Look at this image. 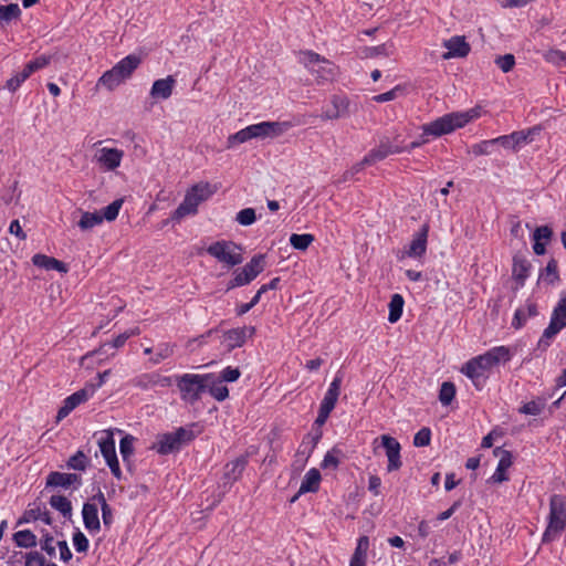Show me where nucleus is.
I'll return each mask as SVG.
<instances>
[{"mask_svg": "<svg viewBox=\"0 0 566 566\" xmlns=\"http://www.w3.org/2000/svg\"><path fill=\"white\" fill-rule=\"evenodd\" d=\"M123 203H124V199L119 198V199L114 200L107 207L103 208L101 211H98L102 214L103 220H106L109 222L114 221L118 217V213L123 207Z\"/></svg>", "mask_w": 566, "mask_h": 566, "instance_id": "obj_42", "label": "nucleus"}, {"mask_svg": "<svg viewBox=\"0 0 566 566\" xmlns=\"http://www.w3.org/2000/svg\"><path fill=\"white\" fill-rule=\"evenodd\" d=\"M403 151V147L394 145L388 138L381 139L379 145L371 149L365 156V163H377L384 160L390 155L400 154Z\"/></svg>", "mask_w": 566, "mask_h": 566, "instance_id": "obj_16", "label": "nucleus"}, {"mask_svg": "<svg viewBox=\"0 0 566 566\" xmlns=\"http://www.w3.org/2000/svg\"><path fill=\"white\" fill-rule=\"evenodd\" d=\"M302 63L316 77L318 84L333 81L338 73L334 63L312 51L302 53Z\"/></svg>", "mask_w": 566, "mask_h": 566, "instance_id": "obj_5", "label": "nucleus"}, {"mask_svg": "<svg viewBox=\"0 0 566 566\" xmlns=\"http://www.w3.org/2000/svg\"><path fill=\"white\" fill-rule=\"evenodd\" d=\"M481 108L479 106L470 108L465 112H453L446 114L436 120L422 126V134L418 140L410 143L409 146L403 147V151H411L429 142L428 136L440 137L455 130L457 128L464 127L468 123L479 118Z\"/></svg>", "mask_w": 566, "mask_h": 566, "instance_id": "obj_1", "label": "nucleus"}, {"mask_svg": "<svg viewBox=\"0 0 566 566\" xmlns=\"http://www.w3.org/2000/svg\"><path fill=\"white\" fill-rule=\"evenodd\" d=\"M46 560L42 554L39 552H30L25 554V565L24 566H45Z\"/></svg>", "mask_w": 566, "mask_h": 566, "instance_id": "obj_62", "label": "nucleus"}, {"mask_svg": "<svg viewBox=\"0 0 566 566\" xmlns=\"http://www.w3.org/2000/svg\"><path fill=\"white\" fill-rule=\"evenodd\" d=\"M235 220L241 226H251L256 220L254 209H252V208L242 209L241 211H239L237 213Z\"/></svg>", "mask_w": 566, "mask_h": 566, "instance_id": "obj_54", "label": "nucleus"}, {"mask_svg": "<svg viewBox=\"0 0 566 566\" xmlns=\"http://www.w3.org/2000/svg\"><path fill=\"white\" fill-rule=\"evenodd\" d=\"M95 392V385H86L84 388L69 396L65 401L75 409L78 405L85 402Z\"/></svg>", "mask_w": 566, "mask_h": 566, "instance_id": "obj_33", "label": "nucleus"}, {"mask_svg": "<svg viewBox=\"0 0 566 566\" xmlns=\"http://www.w3.org/2000/svg\"><path fill=\"white\" fill-rule=\"evenodd\" d=\"M133 385L139 389L148 390L155 386L169 387L171 378L159 374H142L133 379Z\"/></svg>", "mask_w": 566, "mask_h": 566, "instance_id": "obj_19", "label": "nucleus"}, {"mask_svg": "<svg viewBox=\"0 0 566 566\" xmlns=\"http://www.w3.org/2000/svg\"><path fill=\"white\" fill-rule=\"evenodd\" d=\"M431 441V431L429 428H422L419 430L413 438V444L416 447H427Z\"/></svg>", "mask_w": 566, "mask_h": 566, "instance_id": "obj_59", "label": "nucleus"}, {"mask_svg": "<svg viewBox=\"0 0 566 566\" xmlns=\"http://www.w3.org/2000/svg\"><path fill=\"white\" fill-rule=\"evenodd\" d=\"M198 206L196 205L195 199L191 196L186 193L182 202L178 206V208L174 211L171 216V220L180 221L182 218L189 214H195L197 212Z\"/></svg>", "mask_w": 566, "mask_h": 566, "instance_id": "obj_29", "label": "nucleus"}, {"mask_svg": "<svg viewBox=\"0 0 566 566\" xmlns=\"http://www.w3.org/2000/svg\"><path fill=\"white\" fill-rule=\"evenodd\" d=\"M381 444L386 450V455L388 458L387 470L388 472L397 471L401 468L402 462L400 458V443L388 434H382L380 437Z\"/></svg>", "mask_w": 566, "mask_h": 566, "instance_id": "obj_13", "label": "nucleus"}, {"mask_svg": "<svg viewBox=\"0 0 566 566\" xmlns=\"http://www.w3.org/2000/svg\"><path fill=\"white\" fill-rule=\"evenodd\" d=\"M30 74L27 72V70L23 67V70L17 74H14L13 76H11L7 82H6V85L4 87L11 92V93H14L20 86L21 84L27 80L29 78Z\"/></svg>", "mask_w": 566, "mask_h": 566, "instance_id": "obj_49", "label": "nucleus"}, {"mask_svg": "<svg viewBox=\"0 0 566 566\" xmlns=\"http://www.w3.org/2000/svg\"><path fill=\"white\" fill-rule=\"evenodd\" d=\"M255 138H274L283 135L289 128L290 124L284 122H262L252 125Z\"/></svg>", "mask_w": 566, "mask_h": 566, "instance_id": "obj_17", "label": "nucleus"}, {"mask_svg": "<svg viewBox=\"0 0 566 566\" xmlns=\"http://www.w3.org/2000/svg\"><path fill=\"white\" fill-rule=\"evenodd\" d=\"M14 543L19 547L31 548L36 545V536L29 530H23L14 533Z\"/></svg>", "mask_w": 566, "mask_h": 566, "instance_id": "obj_41", "label": "nucleus"}, {"mask_svg": "<svg viewBox=\"0 0 566 566\" xmlns=\"http://www.w3.org/2000/svg\"><path fill=\"white\" fill-rule=\"evenodd\" d=\"M193 434L184 428H179L175 432L158 436L157 441L154 443L153 449L160 454H168L178 450L182 443L191 441Z\"/></svg>", "mask_w": 566, "mask_h": 566, "instance_id": "obj_10", "label": "nucleus"}, {"mask_svg": "<svg viewBox=\"0 0 566 566\" xmlns=\"http://www.w3.org/2000/svg\"><path fill=\"white\" fill-rule=\"evenodd\" d=\"M443 46L447 49V52L442 54L443 60L462 59L471 51V46L463 35H455L446 40Z\"/></svg>", "mask_w": 566, "mask_h": 566, "instance_id": "obj_12", "label": "nucleus"}, {"mask_svg": "<svg viewBox=\"0 0 566 566\" xmlns=\"http://www.w3.org/2000/svg\"><path fill=\"white\" fill-rule=\"evenodd\" d=\"M349 102L346 97L335 95L332 98L331 106L322 113L323 119H337L348 114Z\"/></svg>", "mask_w": 566, "mask_h": 566, "instance_id": "obj_21", "label": "nucleus"}, {"mask_svg": "<svg viewBox=\"0 0 566 566\" xmlns=\"http://www.w3.org/2000/svg\"><path fill=\"white\" fill-rule=\"evenodd\" d=\"M133 442H134V437H132L129 434L125 436L120 440L119 451H120V454H122L124 461H128L129 458L133 455V452H134Z\"/></svg>", "mask_w": 566, "mask_h": 566, "instance_id": "obj_51", "label": "nucleus"}, {"mask_svg": "<svg viewBox=\"0 0 566 566\" xmlns=\"http://www.w3.org/2000/svg\"><path fill=\"white\" fill-rule=\"evenodd\" d=\"M402 93H403V87L400 86V85H397L392 90H390V91H388L386 93H382V94H379V95H375L373 97V101H375L377 103L389 102V101H392V99L397 98Z\"/></svg>", "mask_w": 566, "mask_h": 566, "instance_id": "obj_55", "label": "nucleus"}, {"mask_svg": "<svg viewBox=\"0 0 566 566\" xmlns=\"http://www.w3.org/2000/svg\"><path fill=\"white\" fill-rule=\"evenodd\" d=\"M56 542L53 536L45 534L40 541V546L49 556H54L57 548Z\"/></svg>", "mask_w": 566, "mask_h": 566, "instance_id": "obj_58", "label": "nucleus"}, {"mask_svg": "<svg viewBox=\"0 0 566 566\" xmlns=\"http://www.w3.org/2000/svg\"><path fill=\"white\" fill-rule=\"evenodd\" d=\"M494 146L493 139L484 140L479 144L472 146L471 151L475 156L489 155L492 153V147Z\"/></svg>", "mask_w": 566, "mask_h": 566, "instance_id": "obj_61", "label": "nucleus"}, {"mask_svg": "<svg viewBox=\"0 0 566 566\" xmlns=\"http://www.w3.org/2000/svg\"><path fill=\"white\" fill-rule=\"evenodd\" d=\"M427 240H428V226L424 224L422 229L415 234L410 244L406 250L401 252L399 259H403L406 256L419 259L424 255L427 251Z\"/></svg>", "mask_w": 566, "mask_h": 566, "instance_id": "obj_14", "label": "nucleus"}, {"mask_svg": "<svg viewBox=\"0 0 566 566\" xmlns=\"http://www.w3.org/2000/svg\"><path fill=\"white\" fill-rule=\"evenodd\" d=\"M177 345L172 343H161L156 347L155 355L150 358L151 364L158 365L163 360L171 357L176 350Z\"/></svg>", "mask_w": 566, "mask_h": 566, "instance_id": "obj_38", "label": "nucleus"}, {"mask_svg": "<svg viewBox=\"0 0 566 566\" xmlns=\"http://www.w3.org/2000/svg\"><path fill=\"white\" fill-rule=\"evenodd\" d=\"M51 62V56L49 55H40L35 57L34 60L30 61L24 65V69L27 72L31 75L32 73L44 69L48 66Z\"/></svg>", "mask_w": 566, "mask_h": 566, "instance_id": "obj_50", "label": "nucleus"}, {"mask_svg": "<svg viewBox=\"0 0 566 566\" xmlns=\"http://www.w3.org/2000/svg\"><path fill=\"white\" fill-rule=\"evenodd\" d=\"M98 446L103 458L108 464L113 475L116 479L122 478V471L115 451V441L112 431H104L98 438Z\"/></svg>", "mask_w": 566, "mask_h": 566, "instance_id": "obj_11", "label": "nucleus"}, {"mask_svg": "<svg viewBox=\"0 0 566 566\" xmlns=\"http://www.w3.org/2000/svg\"><path fill=\"white\" fill-rule=\"evenodd\" d=\"M265 268V255L256 254L242 269L234 271L233 279L229 282L228 289L248 285L251 283Z\"/></svg>", "mask_w": 566, "mask_h": 566, "instance_id": "obj_9", "label": "nucleus"}, {"mask_svg": "<svg viewBox=\"0 0 566 566\" xmlns=\"http://www.w3.org/2000/svg\"><path fill=\"white\" fill-rule=\"evenodd\" d=\"M495 64L504 72L512 71L515 65V57L513 54H505L495 59Z\"/></svg>", "mask_w": 566, "mask_h": 566, "instance_id": "obj_57", "label": "nucleus"}, {"mask_svg": "<svg viewBox=\"0 0 566 566\" xmlns=\"http://www.w3.org/2000/svg\"><path fill=\"white\" fill-rule=\"evenodd\" d=\"M338 397H339V394L327 390L322 400L321 407L326 410L332 411L336 406Z\"/></svg>", "mask_w": 566, "mask_h": 566, "instance_id": "obj_63", "label": "nucleus"}, {"mask_svg": "<svg viewBox=\"0 0 566 566\" xmlns=\"http://www.w3.org/2000/svg\"><path fill=\"white\" fill-rule=\"evenodd\" d=\"M313 241H314V235L308 234V233H304V234L294 233L290 237L291 245L294 249L301 250V251L306 250L312 244Z\"/></svg>", "mask_w": 566, "mask_h": 566, "instance_id": "obj_45", "label": "nucleus"}, {"mask_svg": "<svg viewBox=\"0 0 566 566\" xmlns=\"http://www.w3.org/2000/svg\"><path fill=\"white\" fill-rule=\"evenodd\" d=\"M80 476L74 473L51 472L46 478V486L69 488L74 483H80Z\"/></svg>", "mask_w": 566, "mask_h": 566, "instance_id": "obj_25", "label": "nucleus"}, {"mask_svg": "<svg viewBox=\"0 0 566 566\" xmlns=\"http://www.w3.org/2000/svg\"><path fill=\"white\" fill-rule=\"evenodd\" d=\"M455 396V387L450 381H444L441 385L440 392H439V400L443 406H448L451 403Z\"/></svg>", "mask_w": 566, "mask_h": 566, "instance_id": "obj_48", "label": "nucleus"}, {"mask_svg": "<svg viewBox=\"0 0 566 566\" xmlns=\"http://www.w3.org/2000/svg\"><path fill=\"white\" fill-rule=\"evenodd\" d=\"M566 528V497L555 494L549 500V514L547 527L542 542L551 543Z\"/></svg>", "mask_w": 566, "mask_h": 566, "instance_id": "obj_3", "label": "nucleus"}, {"mask_svg": "<svg viewBox=\"0 0 566 566\" xmlns=\"http://www.w3.org/2000/svg\"><path fill=\"white\" fill-rule=\"evenodd\" d=\"M123 82H125L124 77H122L115 69H111L103 73V75L98 78L96 83V87L104 86L108 91L115 90Z\"/></svg>", "mask_w": 566, "mask_h": 566, "instance_id": "obj_31", "label": "nucleus"}, {"mask_svg": "<svg viewBox=\"0 0 566 566\" xmlns=\"http://www.w3.org/2000/svg\"><path fill=\"white\" fill-rule=\"evenodd\" d=\"M210 379H212L211 374H184L177 377L176 382L181 399L190 405L197 402L201 394L207 389L208 385H210Z\"/></svg>", "mask_w": 566, "mask_h": 566, "instance_id": "obj_4", "label": "nucleus"}, {"mask_svg": "<svg viewBox=\"0 0 566 566\" xmlns=\"http://www.w3.org/2000/svg\"><path fill=\"white\" fill-rule=\"evenodd\" d=\"M512 357L511 350L506 346L494 347L483 355L470 359L461 371L468 376L475 385L480 378L494 367L507 363Z\"/></svg>", "mask_w": 566, "mask_h": 566, "instance_id": "obj_2", "label": "nucleus"}, {"mask_svg": "<svg viewBox=\"0 0 566 566\" xmlns=\"http://www.w3.org/2000/svg\"><path fill=\"white\" fill-rule=\"evenodd\" d=\"M207 388L209 389L210 395L218 401H222L229 396V390L222 385V380L217 381L213 376Z\"/></svg>", "mask_w": 566, "mask_h": 566, "instance_id": "obj_44", "label": "nucleus"}, {"mask_svg": "<svg viewBox=\"0 0 566 566\" xmlns=\"http://www.w3.org/2000/svg\"><path fill=\"white\" fill-rule=\"evenodd\" d=\"M207 252L229 268L243 262L242 248L232 241H217L207 248Z\"/></svg>", "mask_w": 566, "mask_h": 566, "instance_id": "obj_7", "label": "nucleus"}, {"mask_svg": "<svg viewBox=\"0 0 566 566\" xmlns=\"http://www.w3.org/2000/svg\"><path fill=\"white\" fill-rule=\"evenodd\" d=\"M73 545L76 552L86 553L88 549V539L81 531H77L73 535Z\"/></svg>", "mask_w": 566, "mask_h": 566, "instance_id": "obj_60", "label": "nucleus"}, {"mask_svg": "<svg viewBox=\"0 0 566 566\" xmlns=\"http://www.w3.org/2000/svg\"><path fill=\"white\" fill-rule=\"evenodd\" d=\"M493 453L496 458H499V463L490 481L493 483H502L507 481L509 476L506 475V470L512 465V453L502 448H495Z\"/></svg>", "mask_w": 566, "mask_h": 566, "instance_id": "obj_18", "label": "nucleus"}, {"mask_svg": "<svg viewBox=\"0 0 566 566\" xmlns=\"http://www.w3.org/2000/svg\"><path fill=\"white\" fill-rule=\"evenodd\" d=\"M253 138H255L254 130H253L252 125H250V126L237 132L235 134L230 135L227 138V148H229V149L233 148L237 145L247 143Z\"/></svg>", "mask_w": 566, "mask_h": 566, "instance_id": "obj_34", "label": "nucleus"}, {"mask_svg": "<svg viewBox=\"0 0 566 566\" xmlns=\"http://www.w3.org/2000/svg\"><path fill=\"white\" fill-rule=\"evenodd\" d=\"M340 451L336 448H333L331 451H328L322 462V468L324 469H336L339 464V457Z\"/></svg>", "mask_w": 566, "mask_h": 566, "instance_id": "obj_53", "label": "nucleus"}, {"mask_svg": "<svg viewBox=\"0 0 566 566\" xmlns=\"http://www.w3.org/2000/svg\"><path fill=\"white\" fill-rule=\"evenodd\" d=\"M552 234H553V232L549 227L541 226L535 229L533 239H534V241L547 242V241H549Z\"/></svg>", "mask_w": 566, "mask_h": 566, "instance_id": "obj_64", "label": "nucleus"}, {"mask_svg": "<svg viewBox=\"0 0 566 566\" xmlns=\"http://www.w3.org/2000/svg\"><path fill=\"white\" fill-rule=\"evenodd\" d=\"M103 222V217L98 211L83 212L77 226L81 230L87 231Z\"/></svg>", "mask_w": 566, "mask_h": 566, "instance_id": "obj_37", "label": "nucleus"}, {"mask_svg": "<svg viewBox=\"0 0 566 566\" xmlns=\"http://www.w3.org/2000/svg\"><path fill=\"white\" fill-rule=\"evenodd\" d=\"M544 56L548 63L555 65H566V52L559 50H549L548 52L545 53Z\"/></svg>", "mask_w": 566, "mask_h": 566, "instance_id": "obj_56", "label": "nucleus"}, {"mask_svg": "<svg viewBox=\"0 0 566 566\" xmlns=\"http://www.w3.org/2000/svg\"><path fill=\"white\" fill-rule=\"evenodd\" d=\"M21 17V9L17 3H10L7 6L0 4V28H4L14 20H19Z\"/></svg>", "mask_w": 566, "mask_h": 566, "instance_id": "obj_30", "label": "nucleus"}, {"mask_svg": "<svg viewBox=\"0 0 566 566\" xmlns=\"http://www.w3.org/2000/svg\"><path fill=\"white\" fill-rule=\"evenodd\" d=\"M175 84L176 80L171 75H168L165 78L156 80L153 83L150 96L153 98L167 99L171 96Z\"/></svg>", "mask_w": 566, "mask_h": 566, "instance_id": "obj_22", "label": "nucleus"}, {"mask_svg": "<svg viewBox=\"0 0 566 566\" xmlns=\"http://www.w3.org/2000/svg\"><path fill=\"white\" fill-rule=\"evenodd\" d=\"M213 192L214 189L209 182H199L187 191V193L191 196L192 199H195L197 206H199L200 202L207 200L210 196L213 195Z\"/></svg>", "mask_w": 566, "mask_h": 566, "instance_id": "obj_32", "label": "nucleus"}, {"mask_svg": "<svg viewBox=\"0 0 566 566\" xmlns=\"http://www.w3.org/2000/svg\"><path fill=\"white\" fill-rule=\"evenodd\" d=\"M50 505L59 511L64 517H71L72 515V504L70 500H67L63 495H52L50 497Z\"/></svg>", "mask_w": 566, "mask_h": 566, "instance_id": "obj_40", "label": "nucleus"}, {"mask_svg": "<svg viewBox=\"0 0 566 566\" xmlns=\"http://www.w3.org/2000/svg\"><path fill=\"white\" fill-rule=\"evenodd\" d=\"M255 333V327L243 326L239 328L229 329L223 334V342L229 350L241 347L248 338L252 337Z\"/></svg>", "mask_w": 566, "mask_h": 566, "instance_id": "obj_15", "label": "nucleus"}, {"mask_svg": "<svg viewBox=\"0 0 566 566\" xmlns=\"http://www.w3.org/2000/svg\"><path fill=\"white\" fill-rule=\"evenodd\" d=\"M537 308L534 303H527L524 307L518 308L515 312L512 325L515 328H521L528 317L535 316Z\"/></svg>", "mask_w": 566, "mask_h": 566, "instance_id": "obj_35", "label": "nucleus"}, {"mask_svg": "<svg viewBox=\"0 0 566 566\" xmlns=\"http://www.w3.org/2000/svg\"><path fill=\"white\" fill-rule=\"evenodd\" d=\"M104 143L98 140L94 144L92 161L104 172L115 171L122 165L124 150L105 146Z\"/></svg>", "mask_w": 566, "mask_h": 566, "instance_id": "obj_6", "label": "nucleus"}, {"mask_svg": "<svg viewBox=\"0 0 566 566\" xmlns=\"http://www.w3.org/2000/svg\"><path fill=\"white\" fill-rule=\"evenodd\" d=\"M539 130H541L539 127H533L527 130H520V132L512 133L511 137L513 139L514 146L516 147V146L521 145L522 143L532 142L533 137L535 135H537L539 133Z\"/></svg>", "mask_w": 566, "mask_h": 566, "instance_id": "obj_47", "label": "nucleus"}, {"mask_svg": "<svg viewBox=\"0 0 566 566\" xmlns=\"http://www.w3.org/2000/svg\"><path fill=\"white\" fill-rule=\"evenodd\" d=\"M566 327V293L562 295L557 305L555 306L549 325L545 328L539 342L538 347L546 349L549 346V340L557 335L563 328Z\"/></svg>", "mask_w": 566, "mask_h": 566, "instance_id": "obj_8", "label": "nucleus"}, {"mask_svg": "<svg viewBox=\"0 0 566 566\" xmlns=\"http://www.w3.org/2000/svg\"><path fill=\"white\" fill-rule=\"evenodd\" d=\"M369 549V538L360 536L357 541V546L350 558L349 566H366L367 555Z\"/></svg>", "mask_w": 566, "mask_h": 566, "instance_id": "obj_28", "label": "nucleus"}, {"mask_svg": "<svg viewBox=\"0 0 566 566\" xmlns=\"http://www.w3.org/2000/svg\"><path fill=\"white\" fill-rule=\"evenodd\" d=\"M528 268L530 265L526 261L515 259L513 265L514 277L520 282H523L527 277Z\"/></svg>", "mask_w": 566, "mask_h": 566, "instance_id": "obj_52", "label": "nucleus"}, {"mask_svg": "<svg viewBox=\"0 0 566 566\" xmlns=\"http://www.w3.org/2000/svg\"><path fill=\"white\" fill-rule=\"evenodd\" d=\"M92 501L97 502V505L101 506L103 524L109 527L113 523V511L107 504L104 493L98 491L92 496Z\"/></svg>", "mask_w": 566, "mask_h": 566, "instance_id": "obj_36", "label": "nucleus"}, {"mask_svg": "<svg viewBox=\"0 0 566 566\" xmlns=\"http://www.w3.org/2000/svg\"><path fill=\"white\" fill-rule=\"evenodd\" d=\"M321 482V473L317 469H311L304 476L301 486L298 489L297 494L293 497L292 501H295L296 497L301 494L307 492H316L319 488Z\"/></svg>", "mask_w": 566, "mask_h": 566, "instance_id": "obj_27", "label": "nucleus"}, {"mask_svg": "<svg viewBox=\"0 0 566 566\" xmlns=\"http://www.w3.org/2000/svg\"><path fill=\"white\" fill-rule=\"evenodd\" d=\"M142 63V57L136 54H129L126 57L122 59L119 62H117L113 69L122 76L124 80H128L135 70L138 69V66Z\"/></svg>", "mask_w": 566, "mask_h": 566, "instance_id": "obj_24", "label": "nucleus"}, {"mask_svg": "<svg viewBox=\"0 0 566 566\" xmlns=\"http://www.w3.org/2000/svg\"><path fill=\"white\" fill-rule=\"evenodd\" d=\"M247 463H248V460L245 457H239V458L234 459L233 461L228 462L224 465V471H223L224 483L232 484L233 482L239 480L242 472L245 469Z\"/></svg>", "mask_w": 566, "mask_h": 566, "instance_id": "obj_23", "label": "nucleus"}, {"mask_svg": "<svg viewBox=\"0 0 566 566\" xmlns=\"http://www.w3.org/2000/svg\"><path fill=\"white\" fill-rule=\"evenodd\" d=\"M403 304H405V301L400 294H394L391 296V300L388 304V307H389L388 321L390 323H396L398 319H400V317L402 315Z\"/></svg>", "mask_w": 566, "mask_h": 566, "instance_id": "obj_39", "label": "nucleus"}, {"mask_svg": "<svg viewBox=\"0 0 566 566\" xmlns=\"http://www.w3.org/2000/svg\"><path fill=\"white\" fill-rule=\"evenodd\" d=\"M32 262L35 266H39V268H42L45 270H55L61 273L67 272V268L62 261H60L55 258H52V256H48L45 254H40V253L34 254L32 256Z\"/></svg>", "mask_w": 566, "mask_h": 566, "instance_id": "obj_26", "label": "nucleus"}, {"mask_svg": "<svg viewBox=\"0 0 566 566\" xmlns=\"http://www.w3.org/2000/svg\"><path fill=\"white\" fill-rule=\"evenodd\" d=\"M546 406L545 398H537L532 400L520 408V412L524 415L538 416L542 413Z\"/></svg>", "mask_w": 566, "mask_h": 566, "instance_id": "obj_43", "label": "nucleus"}, {"mask_svg": "<svg viewBox=\"0 0 566 566\" xmlns=\"http://www.w3.org/2000/svg\"><path fill=\"white\" fill-rule=\"evenodd\" d=\"M88 458L83 451H77L67 460V468L77 471H84L88 465Z\"/></svg>", "mask_w": 566, "mask_h": 566, "instance_id": "obj_46", "label": "nucleus"}, {"mask_svg": "<svg viewBox=\"0 0 566 566\" xmlns=\"http://www.w3.org/2000/svg\"><path fill=\"white\" fill-rule=\"evenodd\" d=\"M83 523L90 533H98L101 530V521L98 517L97 502L88 501L84 503L82 509Z\"/></svg>", "mask_w": 566, "mask_h": 566, "instance_id": "obj_20", "label": "nucleus"}]
</instances>
